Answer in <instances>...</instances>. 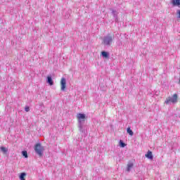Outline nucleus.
Segmentation results:
<instances>
[{"label":"nucleus","mask_w":180,"mask_h":180,"mask_svg":"<svg viewBox=\"0 0 180 180\" xmlns=\"http://www.w3.org/2000/svg\"><path fill=\"white\" fill-rule=\"evenodd\" d=\"M34 150L35 153H37L39 157H41L44 151V147L41 146V143H38L34 146Z\"/></svg>","instance_id":"nucleus-1"},{"label":"nucleus","mask_w":180,"mask_h":180,"mask_svg":"<svg viewBox=\"0 0 180 180\" xmlns=\"http://www.w3.org/2000/svg\"><path fill=\"white\" fill-rule=\"evenodd\" d=\"M170 102L172 103H176L178 102V94H174L172 97H169L165 101L166 105H168Z\"/></svg>","instance_id":"nucleus-2"},{"label":"nucleus","mask_w":180,"mask_h":180,"mask_svg":"<svg viewBox=\"0 0 180 180\" xmlns=\"http://www.w3.org/2000/svg\"><path fill=\"white\" fill-rule=\"evenodd\" d=\"M113 41V37H105L103 39V44H105V46H110V43Z\"/></svg>","instance_id":"nucleus-3"},{"label":"nucleus","mask_w":180,"mask_h":180,"mask_svg":"<svg viewBox=\"0 0 180 180\" xmlns=\"http://www.w3.org/2000/svg\"><path fill=\"white\" fill-rule=\"evenodd\" d=\"M65 88H67V80L65 78L63 77L60 79V90L65 91Z\"/></svg>","instance_id":"nucleus-4"},{"label":"nucleus","mask_w":180,"mask_h":180,"mask_svg":"<svg viewBox=\"0 0 180 180\" xmlns=\"http://www.w3.org/2000/svg\"><path fill=\"white\" fill-rule=\"evenodd\" d=\"M77 117L78 120H79L80 122L81 121L84 122V120H85V115L84 114L79 113V114H77Z\"/></svg>","instance_id":"nucleus-5"},{"label":"nucleus","mask_w":180,"mask_h":180,"mask_svg":"<svg viewBox=\"0 0 180 180\" xmlns=\"http://www.w3.org/2000/svg\"><path fill=\"white\" fill-rule=\"evenodd\" d=\"M172 4L173 6H177L180 8V0H172Z\"/></svg>","instance_id":"nucleus-6"},{"label":"nucleus","mask_w":180,"mask_h":180,"mask_svg":"<svg viewBox=\"0 0 180 180\" xmlns=\"http://www.w3.org/2000/svg\"><path fill=\"white\" fill-rule=\"evenodd\" d=\"M145 157H146V158H148V160H153V152H151V150H148L147 154L145 155Z\"/></svg>","instance_id":"nucleus-7"},{"label":"nucleus","mask_w":180,"mask_h":180,"mask_svg":"<svg viewBox=\"0 0 180 180\" xmlns=\"http://www.w3.org/2000/svg\"><path fill=\"white\" fill-rule=\"evenodd\" d=\"M47 83L49 84V85L51 86L54 85V82H53V79H51V76L47 77Z\"/></svg>","instance_id":"nucleus-8"},{"label":"nucleus","mask_w":180,"mask_h":180,"mask_svg":"<svg viewBox=\"0 0 180 180\" xmlns=\"http://www.w3.org/2000/svg\"><path fill=\"white\" fill-rule=\"evenodd\" d=\"M101 54H102L103 57H104V58H109V53H108V52L102 51Z\"/></svg>","instance_id":"nucleus-9"},{"label":"nucleus","mask_w":180,"mask_h":180,"mask_svg":"<svg viewBox=\"0 0 180 180\" xmlns=\"http://www.w3.org/2000/svg\"><path fill=\"white\" fill-rule=\"evenodd\" d=\"M133 168V163H129L127 165V172H129V171Z\"/></svg>","instance_id":"nucleus-10"},{"label":"nucleus","mask_w":180,"mask_h":180,"mask_svg":"<svg viewBox=\"0 0 180 180\" xmlns=\"http://www.w3.org/2000/svg\"><path fill=\"white\" fill-rule=\"evenodd\" d=\"M127 133H129V136H133V134H134L131 129H130V127L127 128Z\"/></svg>","instance_id":"nucleus-11"},{"label":"nucleus","mask_w":180,"mask_h":180,"mask_svg":"<svg viewBox=\"0 0 180 180\" xmlns=\"http://www.w3.org/2000/svg\"><path fill=\"white\" fill-rule=\"evenodd\" d=\"M0 150H1V151L4 153L6 154L8 153V149H6V148L2 146L0 148Z\"/></svg>","instance_id":"nucleus-12"},{"label":"nucleus","mask_w":180,"mask_h":180,"mask_svg":"<svg viewBox=\"0 0 180 180\" xmlns=\"http://www.w3.org/2000/svg\"><path fill=\"white\" fill-rule=\"evenodd\" d=\"M25 176H26V173H21L20 176V180H25Z\"/></svg>","instance_id":"nucleus-13"},{"label":"nucleus","mask_w":180,"mask_h":180,"mask_svg":"<svg viewBox=\"0 0 180 180\" xmlns=\"http://www.w3.org/2000/svg\"><path fill=\"white\" fill-rule=\"evenodd\" d=\"M120 146L123 148L126 147V143H124L123 141H120Z\"/></svg>","instance_id":"nucleus-14"},{"label":"nucleus","mask_w":180,"mask_h":180,"mask_svg":"<svg viewBox=\"0 0 180 180\" xmlns=\"http://www.w3.org/2000/svg\"><path fill=\"white\" fill-rule=\"evenodd\" d=\"M22 155L25 158H27V151H26V150H24V151H22Z\"/></svg>","instance_id":"nucleus-15"},{"label":"nucleus","mask_w":180,"mask_h":180,"mask_svg":"<svg viewBox=\"0 0 180 180\" xmlns=\"http://www.w3.org/2000/svg\"><path fill=\"white\" fill-rule=\"evenodd\" d=\"M25 110V112H29V110H30V108H29V106H26Z\"/></svg>","instance_id":"nucleus-16"}]
</instances>
